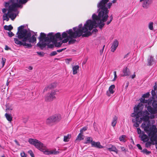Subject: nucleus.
<instances>
[{"instance_id": "f257e3e1", "label": "nucleus", "mask_w": 157, "mask_h": 157, "mask_svg": "<svg viewBox=\"0 0 157 157\" xmlns=\"http://www.w3.org/2000/svg\"><path fill=\"white\" fill-rule=\"evenodd\" d=\"M82 24H81L78 27L73 28V31L70 29L66 32H63L62 35V39L66 38L61 41L62 43H67L70 38H75L79 37L81 36L83 37H87L91 34L90 31L94 28L97 26L92 22V20H88L84 24L82 28Z\"/></svg>"}, {"instance_id": "f03ea898", "label": "nucleus", "mask_w": 157, "mask_h": 157, "mask_svg": "<svg viewBox=\"0 0 157 157\" xmlns=\"http://www.w3.org/2000/svg\"><path fill=\"white\" fill-rule=\"evenodd\" d=\"M149 113L147 110L144 111H140L135 112L131 114L132 117H136L135 121L140 122L141 120L144 122L142 125V127L144 128V130L148 134L151 140L156 141L157 140L156 136H155L156 132H157V128L155 125H152L150 128V118L153 119L155 117L154 115H152L149 116Z\"/></svg>"}, {"instance_id": "7ed1b4c3", "label": "nucleus", "mask_w": 157, "mask_h": 157, "mask_svg": "<svg viewBox=\"0 0 157 157\" xmlns=\"http://www.w3.org/2000/svg\"><path fill=\"white\" fill-rule=\"evenodd\" d=\"M24 28V25L18 28V31L16 33L18 38H14V40L17 45H23L27 48H30L32 46L31 43L36 42L37 33H34Z\"/></svg>"}, {"instance_id": "20e7f679", "label": "nucleus", "mask_w": 157, "mask_h": 157, "mask_svg": "<svg viewBox=\"0 0 157 157\" xmlns=\"http://www.w3.org/2000/svg\"><path fill=\"white\" fill-rule=\"evenodd\" d=\"M109 0H101L97 5L98 8V11L101 10L98 16L95 13H94L92 16V22L101 29L105 25L104 22L107 20L109 17V10L106 6V3Z\"/></svg>"}, {"instance_id": "39448f33", "label": "nucleus", "mask_w": 157, "mask_h": 157, "mask_svg": "<svg viewBox=\"0 0 157 157\" xmlns=\"http://www.w3.org/2000/svg\"><path fill=\"white\" fill-rule=\"evenodd\" d=\"M27 1V0H10V1L5 2L4 6L6 8L8 7V9H10V7H13V10L9 13V17L12 20H14L17 16L16 14L13 11L15 12L17 10L16 8L20 7L21 6V4H25Z\"/></svg>"}, {"instance_id": "423d86ee", "label": "nucleus", "mask_w": 157, "mask_h": 157, "mask_svg": "<svg viewBox=\"0 0 157 157\" xmlns=\"http://www.w3.org/2000/svg\"><path fill=\"white\" fill-rule=\"evenodd\" d=\"M29 143L33 145L36 148L43 152L44 154L47 155L57 154L59 151H56V150L49 151L45 146L42 142L36 139L30 138L29 140Z\"/></svg>"}, {"instance_id": "0eeeda50", "label": "nucleus", "mask_w": 157, "mask_h": 157, "mask_svg": "<svg viewBox=\"0 0 157 157\" xmlns=\"http://www.w3.org/2000/svg\"><path fill=\"white\" fill-rule=\"evenodd\" d=\"M59 38L61 39V34L60 33H58L55 35L53 33H49L47 36L46 35L43 33H41L40 36L38 38L40 41H55L56 40V38Z\"/></svg>"}, {"instance_id": "6e6552de", "label": "nucleus", "mask_w": 157, "mask_h": 157, "mask_svg": "<svg viewBox=\"0 0 157 157\" xmlns=\"http://www.w3.org/2000/svg\"><path fill=\"white\" fill-rule=\"evenodd\" d=\"M154 101H153L152 103V105H153L152 104ZM140 103L139 104H138L137 106H135L134 107V112H138L142 111H141L143 109L144 106L143 105L144 104L146 106L147 105H148V106L147 107V109L148 111L150 113H151V114H155L156 113H151L150 112H149L148 110V107L149 106L151 107L153 109H155L153 105H152L153 107V108L150 105L151 104V103L152 102V100L149 99H148V100H145L144 98H141V99H140Z\"/></svg>"}, {"instance_id": "1a4fd4ad", "label": "nucleus", "mask_w": 157, "mask_h": 157, "mask_svg": "<svg viewBox=\"0 0 157 157\" xmlns=\"http://www.w3.org/2000/svg\"><path fill=\"white\" fill-rule=\"evenodd\" d=\"M56 90H53L50 93H48L45 96V100L49 101H52L56 98L55 95L56 94Z\"/></svg>"}, {"instance_id": "9d476101", "label": "nucleus", "mask_w": 157, "mask_h": 157, "mask_svg": "<svg viewBox=\"0 0 157 157\" xmlns=\"http://www.w3.org/2000/svg\"><path fill=\"white\" fill-rule=\"evenodd\" d=\"M153 0H140V2H142V6L145 9L147 8L151 4Z\"/></svg>"}, {"instance_id": "9b49d317", "label": "nucleus", "mask_w": 157, "mask_h": 157, "mask_svg": "<svg viewBox=\"0 0 157 157\" xmlns=\"http://www.w3.org/2000/svg\"><path fill=\"white\" fill-rule=\"evenodd\" d=\"M119 45V42L116 39L113 42L110 49L112 52H114L117 48Z\"/></svg>"}, {"instance_id": "f8f14e48", "label": "nucleus", "mask_w": 157, "mask_h": 157, "mask_svg": "<svg viewBox=\"0 0 157 157\" xmlns=\"http://www.w3.org/2000/svg\"><path fill=\"white\" fill-rule=\"evenodd\" d=\"M107 148L110 151H114L116 154H117L118 151L116 147L112 144H109L107 146Z\"/></svg>"}, {"instance_id": "ddd939ff", "label": "nucleus", "mask_w": 157, "mask_h": 157, "mask_svg": "<svg viewBox=\"0 0 157 157\" xmlns=\"http://www.w3.org/2000/svg\"><path fill=\"white\" fill-rule=\"evenodd\" d=\"M139 137L141 140L144 142H146L149 140V138L147 135L145 134L144 132L142 131L141 134L139 135Z\"/></svg>"}, {"instance_id": "4468645a", "label": "nucleus", "mask_w": 157, "mask_h": 157, "mask_svg": "<svg viewBox=\"0 0 157 157\" xmlns=\"http://www.w3.org/2000/svg\"><path fill=\"white\" fill-rule=\"evenodd\" d=\"M91 146L99 149L103 148V146L101 145V143L99 141L96 142L93 141L92 142V143H91Z\"/></svg>"}, {"instance_id": "2eb2a0df", "label": "nucleus", "mask_w": 157, "mask_h": 157, "mask_svg": "<svg viewBox=\"0 0 157 157\" xmlns=\"http://www.w3.org/2000/svg\"><path fill=\"white\" fill-rule=\"evenodd\" d=\"M115 88V86L114 85H111L110 86L108 90L106 92V94L108 96H110L111 94H113L114 92V89Z\"/></svg>"}, {"instance_id": "dca6fc26", "label": "nucleus", "mask_w": 157, "mask_h": 157, "mask_svg": "<svg viewBox=\"0 0 157 157\" xmlns=\"http://www.w3.org/2000/svg\"><path fill=\"white\" fill-rule=\"evenodd\" d=\"M13 7H10V9H8V12L7 13H5L3 17V20H6V21H8L9 19L8 17L9 16V13L13 9Z\"/></svg>"}, {"instance_id": "f3484780", "label": "nucleus", "mask_w": 157, "mask_h": 157, "mask_svg": "<svg viewBox=\"0 0 157 157\" xmlns=\"http://www.w3.org/2000/svg\"><path fill=\"white\" fill-rule=\"evenodd\" d=\"M53 120L54 122H59L61 118V117L60 114H55L52 116Z\"/></svg>"}, {"instance_id": "a211bd4d", "label": "nucleus", "mask_w": 157, "mask_h": 157, "mask_svg": "<svg viewBox=\"0 0 157 157\" xmlns=\"http://www.w3.org/2000/svg\"><path fill=\"white\" fill-rule=\"evenodd\" d=\"M47 42H48L45 41H40V42L37 43V45L41 48L43 49L46 46H47Z\"/></svg>"}, {"instance_id": "6ab92c4d", "label": "nucleus", "mask_w": 157, "mask_h": 157, "mask_svg": "<svg viewBox=\"0 0 157 157\" xmlns=\"http://www.w3.org/2000/svg\"><path fill=\"white\" fill-rule=\"evenodd\" d=\"M123 75L122 76H128L130 74V72L129 69L127 67H124L123 70Z\"/></svg>"}, {"instance_id": "aec40b11", "label": "nucleus", "mask_w": 157, "mask_h": 157, "mask_svg": "<svg viewBox=\"0 0 157 157\" xmlns=\"http://www.w3.org/2000/svg\"><path fill=\"white\" fill-rule=\"evenodd\" d=\"M61 39H60L59 38H56V41H52V42L53 43H54V45L55 47H60L62 44L61 41L60 42H57V41L58 40H62V38L61 37Z\"/></svg>"}, {"instance_id": "412c9836", "label": "nucleus", "mask_w": 157, "mask_h": 157, "mask_svg": "<svg viewBox=\"0 0 157 157\" xmlns=\"http://www.w3.org/2000/svg\"><path fill=\"white\" fill-rule=\"evenodd\" d=\"M85 141L84 142V144H89L92 143V142L93 141V138L91 137H86L85 139Z\"/></svg>"}, {"instance_id": "4be33fe9", "label": "nucleus", "mask_w": 157, "mask_h": 157, "mask_svg": "<svg viewBox=\"0 0 157 157\" xmlns=\"http://www.w3.org/2000/svg\"><path fill=\"white\" fill-rule=\"evenodd\" d=\"M56 86V84L54 83H52L46 87L44 89V91H47L49 90L52 89Z\"/></svg>"}, {"instance_id": "5701e85b", "label": "nucleus", "mask_w": 157, "mask_h": 157, "mask_svg": "<svg viewBox=\"0 0 157 157\" xmlns=\"http://www.w3.org/2000/svg\"><path fill=\"white\" fill-rule=\"evenodd\" d=\"M147 61L148 65L150 66L152 65L155 62V60L151 56H150L148 58Z\"/></svg>"}, {"instance_id": "b1692460", "label": "nucleus", "mask_w": 157, "mask_h": 157, "mask_svg": "<svg viewBox=\"0 0 157 157\" xmlns=\"http://www.w3.org/2000/svg\"><path fill=\"white\" fill-rule=\"evenodd\" d=\"M79 68V66L78 65L73 66L72 70L73 75H75L77 74L78 71V70Z\"/></svg>"}, {"instance_id": "393cba45", "label": "nucleus", "mask_w": 157, "mask_h": 157, "mask_svg": "<svg viewBox=\"0 0 157 157\" xmlns=\"http://www.w3.org/2000/svg\"><path fill=\"white\" fill-rule=\"evenodd\" d=\"M117 116H115L113 117V120L112 122L111 125L113 127H114L117 123Z\"/></svg>"}, {"instance_id": "a878e982", "label": "nucleus", "mask_w": 157, "mask_h": 157, "mask_svg": "<svg viewBox=\"0 0 157 157\" xmlns=\"http://www.w3.org/2000/svg\"><path fill=\"white\" fill-rule=\"evenodd\" d=\"M5 116L6 119L10 122H11L12 120V117L11 114L6 113Z\"/></svg>"}, {"instance_id": "bb28decb", "label": "nucleus", "mask_w": 157, "mask_h": 157, "mask_svg": "<svg viewBox=\"0 0 157 157\" xmlns=\"http://www.w3.org/2000/svg\"><path fill=\"white\" fill-rule=\"evenodd\" d=\"M46 122L47 124H51L52 123H54L52 116L49 117L46 120Z\"/></svg>"}, {"instance_id": "cd10ccee", "label": "nucleus", "mask_w": 157, "mask_h": 157, "mask_svg": "<svg viewBox=\"0 0 157 157\" xmlns=\"http://www.w3.org/2000/svg\"><path fill=\"white\" fill-rule=\"evenodd\" d=\"M84 136L82 134L80 133L77 136L76 139V140H82L84 139Z\"/></svg>"}, {"instance_id": "c85d7f7f", "label": "nucleus", "mask_w": 157, "mask_h": 157, "mask_svg": "<svg viewBox=\"0 0 157 157\" xmlns=\"http://www.w3.org/2000/svg\"><path fill=\"white\" fill-rule=\"evenodd\" d=\"M71 136L70 135L68 134L67 136H64L63 138V141L65 142H68L69 139L71 138Z\"/></svg>"}, {"instance_id": "c756f323", "label": "nucleus", "mask_w": 157, "mask_h": 157, "mask_svg": "<svg viewBox=\"0 0 157 157\" xmlns=\"http://www.w3.org/2000/svg\"><path fill=\"white\" fill-rule=\"evenodd\" d=\"M13 28V27L11 25L9 26L6 25L4 26V29L5 30L10 31Z\"/></svg>"}, {"instance_id": "7c9ffc66", "label": "nucleus", "mask_w": 157, "mask_h": 157, "mask_svg": "<svg viewBox=\"0 0 157 157\" xmlns=\"http://www.w3.org/2000/svg\"><path fill=\"white\" fill-rule=\"evenodd\" d=\"M153 22H150L148 24V28L151 30H153Z\"/></svg>"}, {"instance_id": "2f4dec72", "label": "nucleus", "mask_w": 157, "mask_h": 157, "mask_svg": "<svg viewBox=\"0 0 157 157\" xmlns=\"http://www.w3.org/2000/svg\"><path fill=\"white\" fill-rule=\"evenodd\" d=\"M125 137L126 136L125 135H122L120 136L119 139L121 141L125 142L126 141V140L125 139Z\"/></svg>"}, {"instance_id": "473e14b6", "label": "nucleus", "mask_w": 157, "mask_h": 157, "mask_svg": "<svg viewBox=\"0 0 157 157\" xmlns=\"http://www.w3.org/2000/svg\"><path fill=\"white\" fill-rule=\"evenodd\" d=\"M52 41L50 42H47V46L49 48H52L54 47V43L52 44H50Z\"/></svg>"}, {"instance_id": "72a5a7b5", "label": "nucleus", "mask_w": 157, "mask_h": 157, "mask_svg": "<svg viewBox=\"0 0 157 157\" xmlns=\"http://www.w3.org/2000/svg\"><path fill=\"white\" fill-rule=\"evenodd\" d=\"M73 38H71L69 39V40L68 41V43L69 44H73L75 41L76 40L73 39Z\"/></svg>"}, {"instance_id": "f704fd0d", "label": "nucleus", "mask_w": 157, "mask_h": 157, "mask_svg": "<svg viewBox=\"0 0 157 157\" xmlns=\"http://www.w3.org/2000/svg\"><path fill=\"white\" fill-rule=\"evenodd\" d=\"M87 127H84L81 129L80 131V133L83 134V133L84 132L87 130Z\"/></svg>"}, {"instance_id": "c9c22d12", "label": "nucleus", "mask_w": 157, "mask_h": 157, "mask_svg": "<svg viewBox=\"0 0 157 157\" xmlns=\"http://www.w3.org/2000/svg\"><path fill=\"white\" fill-rule=\"evenodd\" d=\"M142 151L144 153H145L147 155L149 154V153H151L150 151H148L146 149H144Z\"/></svg>"}, {"instance_id": "e433bc0d", "label": "nucleus", "mask_w": 157, "mask_h": 157, "mask_svg": "<svg viewBox=\"0 0 157 157\" xmlns=\"http://www.w3.org/2000/svg\"><path fill=\"white\" fill-rule=\"evenodd\" d=\"M2 61L1 62V63L2 64V67H3L4 66L5 63H6V59L5 58H2Z\"/></svg>"}, {"instance_id": "4c0bfd02", "label": "nucleus", "mask_w": 157, "mask_h": 157, "mask_svg": "<svg viewBox=\"0 0 157 157\" xmlns=\"http://www.w3.org/2000/svg\"><path fill=\"white\" fill-rule=\"evenodd\" d=\"M150 95L149 93H147L146 94H144L142 96L143 98H144V99L145 98H147L149 97Z\"/></svg>"}, {"instance_id": "58836bf2", "label": "nucleus", "mask_w": 157, "mask_h": 157, "mask_svg": "<svg viewBox=\"0 0 157 157\" xmlns=\"http://www.w3.org/2000/svg\"><path fill=\"white\" fill-rule=\"evenodd\" d=\"M72 60V58L66 59H65L66 63L67 64H69L70 62Z\"/></svg>"}, {"instance_id": "ea45409f", "label": "nucleus", "mask_w": 157, "mask_h": 157, "mask_svg": "<svg viewBox=\"0 0 157 157\" xmlns=\"http://www.w3.org/2000/svg\"><path fill=\"white\" fill-rule=\"evenodd\" d=\"M151 144V143L150 142H147L145 144V146L147 147H148L150 146Z\"/></svg>"}, {"instance_id": "a19ab883", "label": "nucleus", "mask_w": 157, "mask_h": 157, "mask_svg": "<svg viewBox=\"0 0 157 157\" xmlns=\"http://www.w3.org/2000/svg\"><path fill=\"white\" fill-rule=\"evenodd\" d=\"M21 156V157H26L27 155H26L25 152L23 151L20 154Z\"/></svg>"}, {"instance_id": "79ce46f5", "label": "nucleus", "mask_w": 157, "mask_h": 157, "mask_svg": "<svg viewBox=\"0 0 157 157\" xmlns=\"http://www.w3.org/2000/svg\"><path fill=\"white\" fill-rule=\"evenodd\" d=\"M57 54V52L56 51L52 52L50 54V55L51 56H53L56 55Z\"/></svg>"}, {"instance_id": "37998d69", "label": "nucleus", "mask_w": 157, "mask_h": 157, "mask_svg": "<svg viewBox=\"0 0 157 157\" xmlns=\"http://www.w3.org/2000/svg\"><path fill=\"white\" fill-rule=\"evenodd\" d=\"M137 132L138 134L139 135L141 134L142 131H141L140 129V128H137Z\"/></svg>"}, {"instance_id": "c03bdc74", "label": "nucleus", "mask_w": 157, "mask_h": 157, "mask_svg": "<svg viewBox=\"0 0 157 157\" xmlns=\"http://www.w3.org/2000/svg\"><path fill=\"white\" fill-rule=\"evenodd\" d=\"M8 35L9 36L11 37L14 35V34L11 32L10 31L8 33Z\"/></svg>"}, {"instance_id": "a18cd8bd", "label": "nucleus", "mask_w": 157, "mask_h": 157, "mask_svg": "<svg viewBox=\"0 0 157 157\" xmlns=\"http://www.w3.org/2000/svg\"><path fill=\"white\" fill-rule=\"evenodd\" d=\"M138 121H136V122H135L133 126H134L136 127H138L139 126V124L137 123Z\"/></svg>"}, {"instance_id": "49530a36", "label": "nucleus", "mask_w": 157, "mask_h": 157, "mask_svg": "<svg viewBox=\"0 0 157 157\" xmlns=\"http://www.w3.org/2000/svg\"><path fill=\"white\" fill-rule=\"evenodd\" d=\"M110 20L109 21H108L107 22V25H109L111 22L112 21V20L113 19V17L112 15H111V16H110Z\"/></svg>"}, {"instance_id": "de8ad7c7", "label": "nucleus", "mask_w": 157, "mask_h": 157, "mask_svg": "<svg viewBox=\"0 0 157 157\" xmlns=\"http://www.w3.org/2000/svg\"><path fill=\"white\" fill-rule=\"evenodd\" d=\"M105 47V45H104L103 46L102 49L100 51V53L101 55L103 52Z\"/></svg>"}, {"instance_id": "09e8293b", "label": "nucleus", "mask_w": 157, "mask_h": 157, "mask_svg": "<svg viewBox=\"0 0 157 157\" xmlns=\"http://www.w3.org/2000/svg\"><path fill=\"white\" fill-rule=\"evenodd\" d=\"M28 153L31 156H33L34 155V154L33 153V151L31 150H30L28 151Z\"/></svg>"}, {"instance_id": "8fccbe9b", "label": "nucleus", "mask_w": 157, "mask_h": 157, "mask_svg": "<svg viewBox=\"0 0 157 157\" xmlns=\"http://www.w3.org/2000/svg\"><path fill=\"white\" fill-rule=\"evenodd\" d=\"M37 54L40 56H44L43 53L41 52H37Z\"/></svg>"}, {"instance_id": "3c124183", "label": "nucleus", "mask_w": 157, "mask_h": 157, "mask_svg": "<svg viewBox=\"0 0 157 157\" xmlns=\"http://www.w3.org/2000/svg\"><path fill=\"white\" fill-rule=\"evenodd\" d=\"M136 146L139 149H140V150L142 149V148L140 144H137Z\"/></svg>"}, {"instance_id": "603ef678", "label": "nucleus", "mask_w": 157, "mask_h": 157, "mask_svg": "<svg viewBox=\"0 0 157 157\" xmlns=\"http://www.w3.org/2000/svg\"><path fill=\"white\" fill-rule=\"evenodd\" d=\"M7 10H8V9L7 10L6 8H4L2 9V12H3V13H5L6 12Z\"/></svg>"}, {"instance_id": "864d4df0", "label": "nucleus", "mask_w": 157, "mask_h": 157, "mask_svg": "<svg viewBox=\"0 0 157 157\" xmlns=\"http://www.w3.org/2000/svg\"><path fill=\"white\" fill-rule=\"evenodd\" d=\"M5 49L6 50H9L10 49V48L7 45H6Z\"/></svg>"}, {"instance_id": "5fc2aeb1", "label": "nucleus", "mask_w": 157, "mask_h": 157, "mask_svg": "<svg viewBox=\"0 0 157 157\" xmlns=\"http://www.w3.org/2000/svg\"><path fill=\"white\" fill-rule=\"evenodd\" d=\"M121 148L122 151H125L126 149L124 147H121Z\"/></svg>"}, {"instance_id": "6e6d98bb", "label": "nucleus", "mask_w": 157, "mask_h": 157, "mask_svg": "<svg viewBox=\"0 0 157 157\" xmlns=\"http://www.w3.org/2000/svg\"><path fill=\"white\" fill-rule=\"evenodd\" d=\"M65 49H66V48H63V49H61L58 50H57V52H62Z\"/></svg>"}, {"instance_id": "4d7b16f0", "label": "nucleus", "mask_w": 157, "mask_h": 157, "mask_svg": "<svg viewBox=\"0 0 157 157\" xmlns=\"http://www.w3.org/2000/svg\"><path fill=\"white\" fill-rule=\"evenodd\" d=\"M151 94L153 96H154V95H155V91L152 90L151 91Z\"/></svg>"}, {"instance_id": "13d9d810", "label": "nucleus", "mask_w": 157, "mask_h": 157, "mask_svg": "<svg viewBox=\"0 0 157 157\" xmlns=\"http://www.w3.org/2000/svg\"><path fill=\"white\" fill-rule=\"evenodd\" d=\"M112 4L111 3H109L108 4V5L107 6H108V8H110V7H111V6L112 5Z\"/></svg>"}, {"instance_id": "bf43d9fd", "label": "nucleus", "mask_w": 157, "mask_h": 157, "mask_svg": "<svg viewBox=\"0 0 157 157\" xmlns=\"http://www.w3.org/2000/svg\"><path fill=\"white\" fill-rule=\"evenodd\" d=\"M14 142H15V143H16V144H17V145H18V146H20V144H19L18 142L16 140H14Z\"/></svg>"}, {"instance_id": "052dcab7", "label": "nucleus", "mask_w": 157, "mask_h": 157, "mask_svg": "<svg viewBox=\"0 0 157 157\" xmlns=\"http://www.w3.org/2000/svg\"><path fill=\"white\" fill-rule=\"evenodd\" d=\"M114 77H117L116 71H114Z\"/></svg>"}, {"instance_id": "680f3d73", "label": "nucleus", "mask_w": 157, "mask_h": 157, "mask_svg": "<svg viewBox=\"0 0 157 157\" xmlns=\"http://www.w3.org/2000/svg\"><path fill=\"white\" fill-rule=\"evenodd\" d=\"M33 67L32 66H29L28 67V69L30 70H32L33 69Z\"/></svg>"}, {"instance_id": "e2e57ef3", "label": "nucleus", "mask_w": 157, "mask_h": 157, "mask_svg": "<svg viewBox=\"0 0 157 157\" xmlns=\"http://www.w3.org/2000/svg\"><path fill=\"white\" fill-rule=\"evenodd\" d=\"M135 76H136V75L134 73V74L131 76V77H132V78H134L135 77Z\"/></svg>"}, {"instance_id": "0e129e2a", "label": "nucleus", "mask_w": 157, "mask_h": 157, "mask_svg": "<svg viewBox=\"0 0 157 157\" xmlns=\"http://www.w3.org/2000/svg\"><path fill=\"white\" fill-rule=\"evenodd\" d=\"M93 31H94L95 32H98V30L97 29H94Z\"/></svg>"}, {"instance_id": "69168bd1", "label": "nucleus", "mask_w": 157, "mask_h": 157, "mask_svg": "<svg viewBox=\"0 0 157 157\" xmlns=\"http://www.w3.org/2000/svg\"><path fill=\"white\" fill-rule=\"evenodd\" d=\"M128 53L126 55H125L124 56V58H125L126 57H127L128 56Z\"/></svg>"}, {"instance_id": "338daca9", "label": "nucleus", "mask_w": 157, "mask_h": 157, "mask_svg": "<svg viewBox=\"0 0 157 157\" xmlns=\"http://www.w3.org/2000/svg\"><path fill=\"white\" fill-rule=\"evenodd\" d=\"M117 78V77H114V78L113 79V81H115Z\"/></svg>"}, {"instance_id": "774afa93", "label": "nucleus", "mask_w": 157, "mask_h": 157, "mask_svg": "<svg viewBox=\"0 0 157 157\" xmlns=\"http://www.w3.org/2000/svg\"><path fill=\"white\" fill-rule=\"evenodd\" d=\"M154 91H155V90H156V87L155 86H154Z\"/></svg>"}]
</instances>
